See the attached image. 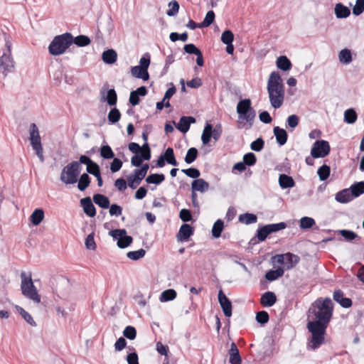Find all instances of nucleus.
I'll use <instances>...</instances> for the list:
<instances>
[{
	"label": "nucleus",
	"instance_id": "obj_5",
	"mask_svg": "<svg viewBox=\"0 0 364 364\" xmlns=\"http://www.w3.org/2000/svg\"><path fill=\"white\" fill-rule=\"evenodd\" d=\"M21 290L22 294L32 300L33 302L36 304H39L41 302V296L38 293L37 289L33 284L31 273L27 274L25 272H22L21 273Z\"/></svg>",
	"mask_w": 364,
	"mask_h": 364
},
{
	"label": "nucleus",
	"instance_id": "obj_26",
	"mask_svg": "<svg viewBox=\"0 0 364 364\" xmlns=\"http://www.w3.org/2000/svg\"><path fill=\"white\" fill-rule=\"evenodd\" d=\"M276 64L277 68L283 71H288L292 67L290 60L286 55L279 56L277 59Z\"/></svg>",
	"mask_w": 364,
	"mask_h": 364
},
{
	"label": "nucleus",
	"instance_id": "obj_12",
	"mask_svg": "<svg viewBox=\"0 0 364 364\" xmlns=\"http://www.w3.org/2000/svg\"><path fill=\"white\" fill-rule=\"evenodd\" d=\"M218 296L224 315L226 317H230L232 316V303L230 300L225 296L222 289L218 291Z\"/></svg>",
	"mask_w": 364,
	"mask_h": 364
},
{
	"label": "nucleus",
	"instance_id": "obj_59",
	"mask_svg": "<svg viewBox=\"0 0 364 364\" xmlns=\"http://www.w3.org/2000/svg\"><path fill=\"white\" fill-rule=\"evenodd\" d=\"M151 57L149 53H146L142 56L139 60V67H141L144 71H148L149 66L150 65Z\"/></svg>",
	"mask_w": 364,
	"mask_h": 364
},
{
	"label": "nucleus",
	"instance_id": "obj_63",
	"mask_svg": "<svg viewBox=\"0 0 364 364\" xmlns=\"http://www.w3.org/2000/svg\"><path fill=\"white\" fill-rule=\"evenodd\" d=\"M179 218L183 222H189L192 220V214L190 210L183 208L179 213Z\"/></svg>",
	"mask_w": 364,
	"mask_h": 364
},
{
	"label": "nucleus",
	"instance_id": "obj_24",
	"mask_svg": "<svg viewBox=\"0 0 364 364\" xmlns=\"http://www.w3.org/2000/svg\"><path fill=\"white\" fill-rule=\"evenodd\" d=\"M335 14L338 18H346L350 14V10L346 6L341 3H338L335 6Z\"/></svg>",
	"mask_w": 364,
	"mask_h": 364
},
{
	"label": "nucleus",
	"instance_id": "obj_64",
	"mask_svg": "<svg viewBox=\"0 0 364 364\" xmlns=\"http://www.w3.org/2000/svg\"><path fill=\"white\" fill-rule=\"evenodd\" d=\"M122 166V161L117 158H113V161L110 164V170L112 173L119 171Z\"/></svg>",
	"mask_w": 364,
	"mask_h": 364
},
{
	"label": "nucleus",
	"instance_id": "obj_43",
	"mask_svg": "<svg viewBox=\"0 0 364 364\" xmlns=\"http://www.w3.org/2000/svg\"><path fill=\"white\" fill-rule=\"evenodd\" d=\"M340 62L349 64L352 61V55L349 49L345 48L340 51L338 55Z\"/></svg>",
	"mask_w": 364,
	"mask_h": 364
},
{
	"label": "nucleus",
	"instance_id": "obj_60",
	"mask_svg": "<svg viewBox=\"0 0 364 364\" xmlns=\"http://www.w3.org/2000/svg\"><path fill=\"white\" fill-rule=\"evenodd\" d=\"M170 40L173 42H176V41H186L188 40V36L186 32H184L183 33H178L176 32H172L171 33L169 36Z\"/></svg>",
	"mask_w": 364,
	"mask_h": 364
},
{
	"label": "nucleus",
	"instance_id": "obj_48",
	"mask_svg": "<svg viewBox=\"0 0 364 364\" xmlns=\"http://www.w3.org/2000/svg\"><path fill=\"white\" fill-rule=\"evenodd\" d=\"M242 162L247 166H252L257 162V158L254 153L249 152L243 156Z\"/></svg>",
	"mask_w": 364,
	"mask_h": 364
},
{
	"label": "nucleus",
	"instance_id": "obj_16",
	"mask_svg": "<svg viewBox=\"0 0 364 364\" xmlns=\"http://www.w3.org/2000/svg\"><path fill=\"white\" fill-rule=\"evenodd\" d=\"M80 205L83 208L84 213L89 217L92 218L96 215V209L93 205L90 197L87 196L80 200Z\"/></svg>",
	"mask_w": 364,
	"mask_h": 364
},
{
	"label": "nucleus",
	"instance_id": "obj_17",
	"mask_svg": "<svg viewBox=\"0 0 364 364\" xmlns=\"http://www.w3.org/2000/svg\"><path fill=\"white\" fill-rule=\"evenodd\" d=\"M102 98L101 100L103 102H107V104L110 106L116 105L117 102V95L114 88L109 89L107 92V95H105V91H101Z\"/></svg>",
	"mask_w": 364,
	"mask_h": 364
},
{
	"label": "nucleus",
	"instance_id": "obj_3",
	"mask_svg": "<svg viewBox=\"0 0 364 364\" xmlns=\"http://www.w3.org/2000/svg\"><path fill=\"white\" fill-rule=\"evenodd\" d=\"M236 111L238 114V128L250 129L256 117V112L252 107L251 100L249 98L240 100L237 103Z\"/></svg>",
	"mask_w": 364,
	"mask_h": 364
},
{
	"label": "nucleus",
	"instance_id": "obj_23",
	"mask_svg": "<svg viewBox=\"0 0 364 364\" xmlns=\"http://www.w3.org/2000/svg\"><path fill=\"white\" fill-rule=\"evenodd\" d=\"M279 184L282 189H286L294 187L295 181L291 176L282 173L279 176Z\"/></svg>",
	"mask_w": 364,
	"mask_h": 364
},
{
	"label": "nucleus",
	"instance_id": "obj_30",
	"mask_svg": "<svg viewBox=\"0 0 364 364\" xmlns=\"http://www.w3.org/2000/svg\"><path fill=\"white\" fill-rule=\"evenodd\" d=\"M351 195L355 198L364 193V181H359L353 183L349 188Z\"/></svg>",
	"mask_w": 364,
	"mask_h": 364
},
{
	"label": "nucleus",
	"instance_id": "obj_14",
	"mask_svg": "<svg viewBox=\"0 0 364 364\" xmlns=\"http://www.w3.org/2000/svg\"><path fill=\"white\" fill-rule=\"evenodd\" d=\"M196 122V120L193 117L183 116L180 118L178 123L176 124V127L181 132L185 134L189 130L191 124L195 123Z\"/></svg>",
	"mask_w": 364,
	"mask_h": 364
},
{
	"label": "nucleus",
	"instance_id": "obj_29",
	"mask_svg": "<svg viewBox=\"0 0 364 364\" xmlns=\"http://www.w3.org/2000/svg\"><path fill=\"white\" fill-rule=\"evenodd\" d=\"M131 73L134 77L139 79H142L143 80H148L149 78V74L148 71H144V70L139 65L132 67Z\"/></svg>",
	"mask_w": 364,
	"mask_h": 364
},
{
	"label": "nucleus",
	"instance_id": "obj_56",
	"mask_svg": "<svg viewBox=\"0 0 364 364\" xmlns=\"http://www.w3.org/2000/svg\"><path fill=\"white\" fill-rule=\"evenodd\" d=\"M234 40V34L230 30H225L221 35V41L224 44H231Z\"/></svg>",
	"mask_w": 364,
	"mask_h": 364
},
{
	"label": "nucleus",
	"instance_id": "obj_19",
	"mask_svg": "<svg viewBox=\"0 0 364 364\" xmlns=\"http://www.w3.org/2000/svg\"><path fill=\"white\" fill-rule=\"evenodd\" d=\"M355 198L351 195V192L348 188L343 189L336 194L335 199L341 203H347L353 200Z\"/></svg>",
	"mask_w": 364,
	"mask_h": 364
},
{
	"label": "nucleus",
	"instance_id": "obj_38",
	"mask_svg": "<svg viewBox=\"0 0 364 364\" xmlns=\"http://www.w3.org/2000/svg\"><path fill=\"white\" fill-rule=\"evenodd\" d=\"M224 228V223L221 219L217 220L212 228V235L215 238L220 237Z\"/></svg>",
	"mask_w": 364,
	"mask_h": 364
},
{
	"label": "nucleus",
	"instance_id": "obj_28",
	"mask_svg": "<svg viewBox=\"0 0 364 364\" xmlns=\"http://www.w3.org/2000/svg\"><path fill=\"white\" fill-rule=\"evenodd\" d=\"M44 218V211L42 208H37L34 210L30 216V221L31 223L37 226L38 225Z\"/></svg>",
	"mask_w": 364,
	"mask_h": 364
},
{
	"label": "nucleus",
	"instance_id": "obj_45",
	"mask_svg": "<svg viewBox=\"0 0 364 364\" xmlns=\"http://www.w3.org/2000/svg\"><path fill=\"white\" fill-rule=\"evenodd\" d=\"M316 222L314 218L304 216L300 219L299 227L302 230H306L312 228Z\"/></svg>",
	"mask_w": 364,
	"mask_h": 364
},
{
	"label": "nucleus",
	"instance_id": "obj_47",
	"mask_svg": "<svg viewBox=\"0 0 364 364\" xmlns=\"http://www.w3.org/2000/svg\"><path fill=\"white\" fill-rule=\"evenodd\" d=\"M215 13L213 11H209L207 12L203 21L200 23V26L203 28L210 26L215 20Z\"/></svg>",
	"mask_w": 364,
	"mask_h": 364
},
{
	"label": "nucleus",
	"instance_id": "obj_40",
	"mask_svg": "<svg viewBox=\"0 0 364 364\" xmlns=\"http://www.w3.org/2000/svg\"><path fill=\"white\" fill-rule=\"evenodd\" d=\"M121 113L117 107L112 108L107 115L108 121L110 124H115L119 121Z\"/></svg>",
	"mask_w": 364,
	"mask_h": 364
},
{
	"label": "nucleus",
	"instance_id": "obj_9",
	"mask_svg": "<svg viewBox=\"0 0 364 364\" xmlns=\"http://www.w3.org/2000/svg\"><path fill=\"white\" fill-rule=\"evenodd\" d=\"M223 132L222 125L217 124L215 127L208 122L205 125L203 134L201 135V141L203 145H207L210 143L211 137L217 141L221 136Z\"/></svg>",
	"mask_w": 364,
	"mask_h": 364
},
{
	"label": "nucleus",
	"instance_id": "obj_2",
	"mask_svg": "<svg viewBox=\"0 0 364 364\" xmlns=\"http://www.w3.org/2000/svg\"><path fill=\"white\" fill-rule=\"evenodd\" d=\"M267 92L271 105L274 109L279 108L283 104L285 91L279 72L271 73L267 82Z\"/></svg>",
	"mask_w": 364,
	"mask_h": 364
},
{
	"label": "nucleus",
	"instance_id": "obj_32",
	"mask_svg": "<svg viewBox=\"0 0 364 364\" xmlns=\"http://www.w3.org/2000/svg\"><path fill=\"white\" fill-rule=\"evenodd\" d=\"M162 156H164V158L166 159L165 161L167 164H171L173 166H178V164L176 159L173 148L168 147L166 149L164 154H162Z\"/></svg>",
	"mask_w": 364,
	"mask_h": 364
},
{
	"label": "nucleus",
	"instance_id": "obj_55",
	"mask_svg": "<svg viewBox=\"0 0 364 364\" xmlns=\"http://www.w3.org/2000/svg\"><path fill=\"white\" fill-rule=\"evenodd\" d=\"M269 319V314L266 311H258L256 314V321L262 325L266 324Z\"/></svg>",
	"mask_w": 364,
	"mask_h": 364
},
{
	"label": "nucleus",
	"instance_id": "obj_31",
	"mask_svg": "<svg viewBox=\"0 0 364 364\" xmlns=\"http://www.w3.org/2000/svg\"><path fill=\"white\" fill-rule=\"evenodd\" d=\"M177 296L176 291L173 289H168L165 291H164L160 296H159V301L161 302H167L172 301L176 299Z\"/></svg>",
	"mask_w": 364,
	"mask_h": 364
},
{
	"label": "nucleus",
	"instance_id": "obj_8",
	"mask_svg": "<svg viewBox=\"0 0 364 364\" xmlns=\"http://www.w3.org/2000/svg\"><path fill=\"white\" fill-rule=\"evenodd\" d=\"M29 140L31 145L41 162L45 160L43 156V149L41 141L39 130L35 123H31L29 127Z\"/></svg>",
	"mask_w": 364,
	"mask_h": 364
},
{
	"label": "nucleus",
	"instance_id": "obj_49",
	"mask_svg": "<svg viewBox=\"0 0 364 364\" xmlns=\"http://www.w3.org/2000/svg\"><path fill=\"white\" fill-rule=\"evenodd\" d=\"M338 232L347 241H352L356 238L360 239V237L355 232H353L352 230H341L338 231Z\"/></svg>",
	"mask_w": 364,
	"mask_h": 364
},
{
	"label": "nucleus",
	"instance_id": "obj_51",
	"mask_svg": "<svg viewBox=\"0 0 364 364\" xmlns=\"http://www.w3.org/2000/svg\"><path fill=\"white\" fill-rule=\"evenodd\" d=\"M124 337L129 340H134L136 337V330L132 326H127L123 331Z\"/></svg>",
	"mask_w": 364,
	"mask_h": 364
},
{
	"label": "nucleus",
	"instance_id": "obj_7",
	"mask_svg": "<svg viewBox=\"0 0 364 364\" xmlns=\"http://www.w3.org/2000/svg\"><path fill=\"white\" fill-rule=\"evenodd\" d=\"M81 166L77 161H73L65 166L61 172L60 180L65 184H73L77 181Z\"/></svg>",
	"mask_w": 364,
	"mask_h": 364
},
{
	"label": "nucleus",
	"instance_id": "obj_53",
	"mask_svg": "<svg viewBox=\"0 0 364 364\" xmlns=\"http://www.w3.org/2000/svg\"><path fill=\"white\" fill-rule=\"evenodd\" d=\"M95 233L92 232L89 234L85 238V247L90 250H95L97 248L96 243L95 242Z\"/></svg>",
	"mask_w": 364,
	"mask_h": 364
},
{
	"label": "nucleus",
	"instance_id": "obj_34",
	"mask_svg": "<svg viewBox=\"0 0 364 364\" xmlns=\"http://www.w3.org/2000/svg\"><path fill=\"white\" fill-rule=\"evenodd\" d=\"M77 188L80 191H85L90 184L91 178L87 173H82L80 178H77Z\"/></svg>",
	"mask_w": 364,
	"mask_h": 364
},
{
	"label": "nucleus",
	"instance_id": "obj_1",
	"mask_svg": "<svg viewBox=\"0 0 364 364\" xmlns=\"http://www.w3.org/2000/svg\"><path fill=\"white\" fill-rule=\"evenodd\" d=\"M333 304L328 297H321L314 301L308 310V318L312 321L307 323V328L311 333V348H318L324 343L325 334L332 318Z\"/></svg>",
	"mask_w": 364,
	"mask_h": 364
},
{
	"label": "nucleus",
	"instance_id": "obj_36",
	"mask_svg": "<svg viewBox=\"0 0 364 364\" xmlns=\"http://www.w3.org/2000/svg\"><path fill=\"white\" fill-rule=\"evenodd\" d=\"M239 221L245 225H250L257 221V217L253 213H246L239 215Z\"/></svg>",
	"mask_w": 364,
	"mask_h": 364
},
{
	"label": "nucleus",
	"instance_id": "obj_58",
	"mask_svg": "<svg viewBox=\"0 0 364 364\" xmlns=\"http://www.w3.org/2000/svg\"><path fill=\"white\" fill-rule=\"evenodd\" d=\"M264 146V141L262 138L259 137L251 143L250 148L255 151H260L263 149Z\"/></svg>",
	"mask_w": 364,
	"mask_h": 364
},
{
	"label": "nucleus",
	"instance_id": "obj_25",
	"mask_svg": "<svg viewBox=\"0 0 364 364\" xmlns=\"http://www.w3.org/2000/svg\"><path fill=\"white\" fill-rule=\"evenodd\" d=\"M92 199L95 204L103 209H107L109 207V200L103 194L96 193L93 196Z\"/></svg>",
	"mask_w": 364,
	"mask_h": 364
},
{
	"label": "nucleus",
	"instance_id": "obj_42",
	"mask_svg": "<svg viewBox=\"0 0 364 364\" xmlns=\"http://www.w3.org/2000/svg\"><path fill=\"white\" fill-rule=\"evenodd\" d=\"M198 155V149L195 147L190 148L186 153L184 161L186 164H191L197 159Z\"/></svg>",
	"mask_w": 364,
	"mask_h": 364
},
{
	"label": "nucleus",
	"instance_id": "obj_33",
	"mask_svg": "<svg viewBox=\"0 0 364 364\" xmlns=\"http://www.w3.org/2000/svg\"><path fill=\"white\" fill-rule=\"evenodd\" d=\"M73 43L79 47H85L90 44V38L85 35H79L76 37L72 36Z\"/></svg>",
	"mask_w": 364,
	"mask_h": 364
},
{
	"label": "nucleus",
	"instance_id": "obj_44",
	"mask_svg": "<svg viewBox=\"0 0 364 364\" xmlns=\"http://www.w3.org/2000/svg\"><path fill=\"white\" fill-rule=\"evenodd\" d=\"M100 156L105 159H111L114 157V154L108 144H105L100 147Z\"/></svg>",
	"mask_w": 364,
	"mask_h": 364
},
{
	"label": "nucleus",
	"instance_id": "obj_39",
	"mask_svg": "<svg viewBox=\"0 0 364 364\" xmlns=\"http://www.w3.org/2000/svg\"><path fill=\"white\" fill-rule=\"evenodd\" d=\"M358 118L355 110L353 108L348 109L344 112V122L347 124H353Z\"/></svg>",
	"mask_w": 364,
	"mask_h": 364
},
{
	"label": "nucleus",
	"instance_id": "obj_41",
	"mask_svg": "<svg viewBox=\"0 0 364 364\" xmlns=\"http://www.w3.org/2000/svg\"><path fill=\"white\" fill-rule=\"evenodd\" d=\"M331 168L326 164L320 166L317 171V174L319 179L322 181H326L330 176Z\"/></svg>",
	"mask_w": 364,
	"mask_h": 364
},
{
	"label": "nucleus",
	"instance_id": "obj_13",
	"mask_svg": "<svg viewBox=\"0 0 364 364\" xmlns=\"http://www.w3.org/2000/svg\"><path fill=\"white\" fill-rule=\"evenodd\" d=\"M194 233V229L190 225L183 224L176 235V238L178 242L187 241Z\"/></svg>",
	"mask_w": 364,
	"mask_h": 364
},
{
	"label": "nucleus",
	"instance_id": "obj_50",
	"mask_svg": "<svg viewBox=\"0 0 364 364\" xmlns=\"http://www.w3.org/2000/svg\"><path fill=\"white\" fill-rule=\"evenodd\" d=\"M266 227H267L269 234H271L285 229L287 228V223L284 222H280L279 223L266 225Z\"/></svg>",
	"mask_w": 364,
	"mask_h": 364
},
{
	"label": "nucleus",
	"instance_id": "obj_21",
	"mask_svg": "<svg viewBox=\"0 0 364 364\" xmlns=\"http://www.w3.org/2000/svg\"><path fill=\"white\" fill-rule=\"evenodd\" d=\"M273 132L279 145L283 146L287 143L288 134L285 129L280 128L279 127H274Z\"/></svg>",
	"mask_w": 364,
	"mask_h": 364
},
{
	"label": "nucleus",
	"instance_id": "obj_4",
	"mask_svg": "<svg viewBox=\"0 0 364 364\" xmlns=\"http://www.w3.org/2000/svg\"><path fill=\"white\" fill-rule=\"evenodd\" d=\"M73 44L72 34L65 33L54 37L48 46V51L52 55H60Z\"/></svg>",
	"mask_w": 364,
	"mask_h": 364
},
{
	"label": "nucleus",
	"instance_id": "obj_18",
	"mask_svg": "<svg viewBox=\"0 0 364 364\" xmlns=\"http://www.w3.org/2000/svg\"><path fill=\"white\" fill-rule=\"evenodd\" d=\"M209 183L203 178L193 180L191 183V191L196 193V191L205 193L209 189Z\"/></svg>",
	"mask_w": 364,
	"mask_h": 364
},
{
	"label": "nucleus",
	"instance_id": "obj_37",
	"mask_svg": "<svg viewBox=\"0 0 364 364\" xmlns=\"http://www.w3.org/2000/svg\"><path fill=\"white\" fill-rule=\"evenodd\" d=\"M15 308L16 311L21 314V316L24 318V320L30 324L31 326H36V323L33 320L31 315L28 313L26 310H24L22 307L20 306L16 305Z\"/></svg>",
	"mask_w": 364,
	"mask_h": 364
},
{
	"label": "nucleus",
	"instance_id": "obj_57",
	"mask_svg": "<svg viewBox=\"0 0 364 364\" xmlns=\"http://www.w3.org/2000/svg\"><path fill=\"white\" fill-rule=\"evenodd\" d=\"M168 6L171 7V9L166 11V14L168 16H176L178 14L180 7L178 1L173 0L168 4Z\"/></svg>",
	"mask_w": 364,
	"mask_h": 364
},
{
	"label": "nucleus",
	"instance_id": "obj_11",
	"mask_svg": "<svg viewBox=\"0 0 364 364\" xmlns=\"http://www.w3.org/2000/svg\"><path fill=\"white\" fill-rule=\"evenodd\" d=\"M330 151L328 141L323 139L316 140L311 149V156L313 158H324L329 154Z\"/></svg>",
	"mask_w": 364,
	"mask_h": 364
},
{
	"label": "nucleus",
	"instance_id": "obj_54",
	"mask_svg": "<svg viewBox=\"0 0 364 364\" xmlns=\"http://www.w3.org/2000/svg\"><path fill=\"white\" fill-rule=\"evenodd\" d=\"M269 235V232L268 230L267 227H266V225L262 227H259L257 229V233H256V236L257 237L258 240L260 242L264 241Z\"/></svg>",
	"mask_w": 364,
	"mask_h": 364
},
{
	"label": "nucleus",
	"instance_id": "obj_27",
	"mask_svg": "<svg viewBox=\"0 0 364 364\" xmlns=\"http://www.w3.org/2000/svg\"><path fill=\"white\" fill-rule=\"evenodd\" d=\"M102 59L107 64H113L117 59V52L113 49L105 50L102 53Z\"/></svg>",
	"mask_w": 364,
	"mask_h": 364
},
{
	"label": "nucleus",
	"instance_id": "obj_46",
	"mask_svg": "<svg viewBox=\"0 0 364 364\" xmlns=\"http://www.w3.org/2000/svg\"><path fill=\"white\" fill-rule=\"evenodd\" d=\"M146 251L141 248L136 251H130L127 253V257L132 260L136 261L144 257Z\"/></svg>",
	"mask_w": 364,
	"mask_h": 364
},
{
	"label": "nucleus",
	"instance_id": "obj_20",
	"mask_svg": "<svg viewBox=\"0 0 364 364\" xmlns=\"http://www.w3.org/2000/svg\"><path fill=\"white\" fill-rule=\"evenodd\" d=\"M277 301V296L274 292L267 291L262 295L260 299L261 304L264 307H271Z\"/></svg>",
	"mask_w": 364,
	"mask_h": 364
},
{
	"label": "nucleus",
	"instance_id": "obj_6",
	"mask_svg": "<svg viewBox=\"0 0 364 364\" xmlns=\"http://www.w3.org/2000/svg\"><path fill=\"white\" fill-rule=\"evenodd\" d=\"M6 44L3 51V55L0 57V72L3 73L4 77L8 73L14 70L15 62L11 56V43L9 39H5Z\"/></svg>",
	"mask_w": 364,
	"mask_h": 364
},
{
	"label": "nucleus",
	"instance_id": "obj_62",
	"mask_svg": "<svg viewBox=\"0 0 364 364\" xmlns=\"http://www.w3.org/2000/svg\"><path fill=\"white\" fill-rule=\"evenodd\" d=\"M87 172L90 174L96 176L101 173L100 166L95 161H93L90 166H88L86 168Z\"/></svg>",
	"mask_w": 364,
	"mask_h": 364
},
{
	"label": "nucleus",
	"instance_id": "obj_10",
	"mask_svg": "<svg viewBox=\"0 0 364 364\" xmlns=\"http://www.w3.org/2000/svg\"><path fill=\"white\" fill-rule=\"evenodd\" d=\"M109 235H111L114 240H117V245L120 249H124L129 247L133 242L132 237L127 235L125 229L112 230L109 231Z\"/></svg>",
	"mask_w": 364,
	"mask_h": 364
},
{
	"label": "nucleus",
	"instance_id": "obj_52",
	"mask_svg": "<svg viewBox=\"0 0 364 364\" xmlns=\"http://www.w3.org/2000/svg\"><path fill=\"white\" fill-rule=\"evenodd\" d=\"M181 171L184 173L187 176L194 178V180L198 179L200 176V171L196 168H188L186 169H182Z\"/></svg>",
	"mask_w": 364,
	"mask_h": 364
},
{
	"label": "nucleus",
	"instance_id": "obj_61",
	"mask_svg": "<svg viewBox=\"0 0 364 364\" xmlns=\"http://www.w3.org/2000/svg\"><path fill=\"white\" fill-rule=\"evenodd\" d=\"M364 11V0H357L355 5L353 8V14L355 16H359Z\"/></svg>",
	"mask_w": 364,
	"mask_h": 364
},
{
	"label": "nucleus",
	"instance_id": "obj_22",
	"mask_svg": "<svg viewBox=\"0 0 364 364\" xmlns=\"http://www.w3.org/2000/svg\"><path fill=\"white\" fill-rule=\"evenodd\" d=\"M300 257L291 252L285 253V269L287 270L291 269L296 266L299 262Z\"/></svg>",
	"mask_w": 364,
	"mask_h": 364
},
{
	"label": "nucleus",
	"instance_id": "obj_35",
	"mask_svg": "<svg viewBox=\"0 0 364 364\" xmlns=\"http://www.w3.org/2000/svg\"><path fill=\"white\" fill-rule=\"evenodd\" d=\"M165 180L163 173H151L146 178V182L149 184L159 185Z\"/></svg>",
	"mask_w": 364,
	"mask_h": 364
},
{
	"label": "nucleus",
	"instance_id": "obj_15",
	"mask_svg": "<svg viewBox=\"0 0 364 364\" xmlns=\"http://www.w3.org/2000/svg\"><path fill=\"white\" fill-rule=\"evenodd\" d=\"M333 300L338 303L343 308H350L353 301L350 298L344 296V294L341 289H336L333 295Z\"/></svg>",
	"mask_w": 364,
	"mask_h": 364
}]
</instances>
